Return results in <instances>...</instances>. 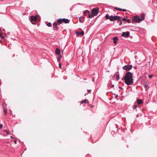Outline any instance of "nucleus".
<instances>
[{"label":"nucleus","mask_w":157,"mask_h":157,"mask_svg":"<svg viewBox=\"0 0 157 157\" xmlns=\"http://www.w3.org/2000/svg\"><path fill=\"white\" fill-rule=\"evenodd\" d=\"M132 76V74L129 72H127L125 75L124 80L127 85H131L133 83Z\"/></svg>","instance_id":"nucleus-1"},{"label":"nucleus","mask_w":157,"mask_h":157,"mask_svg":"<svg viewBox=\"0 0 157 157\" xmlns=\"http://www.w3.org/2000/svg\"><path fill=\"white\" fill-rule=\"evenodd\" d=\"M105 18L106 19H109L111 21H113L115 20H118V21L121 19V17L119 16H113L111 15L109 16L108 15H106L105 16Z\"/></svg>","instance_id":"nucleus-2"},{"label":"nucleus","mask_w":157,"mask_h":157,"mask_svg":"<svg viewBox=\"0 0 157 157\" xmlns=\"http://www.w3.org/2000/svg\"><path fill=\"white\" fill-rule=\"evenodd\" d=\"M132 20L134 22L138 23H140L141 21L140 17L137 16H134L132 18Z\"/></svg>","instance_id":"nucleus-3"},{"label":"nucleus","mask_w":157,"mask_h":157,"mask_svg":"<svg viewBox=\"0 0 157 157\" xmlns=\"http://www.w3.org/2000/svg\"><path fill=\"white\" fill-rule=\"evenodd\" d=\"M29 19L33 24H35V23L34 22L36 21L37 19L36 16H32L29 17Z\"/></svg>","instance_id":"nucleus-4"},{"label":"nucleus","mask_w":157,"mask_h":157,"mask_svg":"<svg viewBox=\"0 0 157 157\" xmlns=\"http://www.w3.org/2000/svg\"><path fill=\"white\" fill-rule=\"evenodd\" d=\"M59 23H62L64 22L66 23H68L69 22V21L67 19H58L57 20Z\"/></svg>","instance_id":"nucleus-5"},{"label":"nucleus","mask_w":157,"mask_h":157,"mask_svg":"<svg viewBox=\"0 0 157 157\" xmlns=\"http://www.w3.org/2000/svg\"><path fill=\"white\" fill-rule=\"evenodd\" d=\"M99 10V8H97V9L94 8L92 10L91 12L94 15L96 16L97 15Z\"/></svg>","instance_id":"nucleus-6"},{"label":"nucleus","mask_w":157,"mask_h":157,"mask_svg":"<svg viewBox=\"0 0 157 157\" xmlns=\"http://www.w3.org/2000/svg\"><path fill=\"white\" fill-rule=\"evenodd\" d=\"M132 68V65H125L123 67V69L126 71H129L131 70Z\"/></svg>","instance_id":"nucleus-7"},{"label":"nucleus","mask_w":157,"mask_h":157,"mask_svg":"<svg viewBox=\"0 0 157 157\" xmlns=\"http://www.w3.org/2000/svg\"><path fill=\"white\" fill-rule=\"evenodd\" d=\"M129 32H124L122 33L121 36L125 37H127L129 36Z\"/></svg>","instance_id":"nucleus-8"},{"label":"nucleus","mask_w":157,"mask_h":157,"mask_svg":"<svg viewBox=\"0 0 157 157\" xmlns=\"http://www.w3.org/2000/svg\"><path fill=\"white\" fill-rule=\"evenodd\" d=\"M55 52L57 55H61L60 50L58 48H57L56 49Z\"/></svg>","instance_id":"nucleus-9"},{"label":"nucleus","mask_w":157,"mask_h":157,"mask_svg":"<svg viewBox=\"0 0 157 157\" xmlns=\"http://www.w3.org/2000/svg\"><path fill=\"white\" fill-rule=\"evenodd\" d=\"M113 42L114 44L117 43V40L118 38L117 37H115L113 38Z\"/></svg>","instance_id":"nucleus-10"},{"label":"nucleus","mask_w":157,"mask_h":157,"mask_svg":"<svg viewBox=\"0 0 157 157\" xmlns=\"http://www.w3.org/2000/svg\"><path fill=\"white\" fill-rule=\"evenodd\" d=\"M145 15L144 14H142L141 15V18H140V19L141 21H143L145 18Z\"/></svg>","instance_id":"nucleus-11"},{"label":"nucleus","mask_w":157,"mask_h":157,"mask_svg":"<svg viewBox=\"0 0 157 157\" xmlns=\"http://www.w3.org/2000/svg\"><path fill=\"white\" fill-rule=\"evenodd\" d=\"M144 86L146 90H147L149 88V86L147 84V83H144Z\"/></svg>","instance_id":"nucleus-12"},{"label":"nucleus","mask_w":157,"mask_h":157,"mask_svg":"<svg viewBox=\"0 0 157 157\" xmlns=\"http://www.w3.org/2000/svg\"><path fill=\"white\" fill-rule=\"evenodd\" d=\"M137 101L138 104H141L143 102V101L140 99H137Z\"/></svg>","instance_id":"nucleus-13"},{"label":"nucleus","mask_w":157,"mask_h":157,"mask_svg":"<svg viewBox=\"0 0 157 157\" xmlns=\"http://www.w3.org/2000/svg\"><path fill=\"white\" fill-rule=\"evenodd\" d=\"M57 23H56L55 22L53 24V26L54 27V29H57Z\"/></svg>","instance_id":"nucleus-14"},{"label":"nucleus","mask_w":157,"mask_h":157,"mask_svg":"<svg viewBox=\"0 0 157 157\" xmlns=\"http://www.w3.org/2000/svg\"><path fill=\"white\" fill-rule=\"evenodd\" d=\"M122 20L124 21H126L128 23H130L128 19H126L125 18H124L122 19Z\"/></svg>","instance_id":"nucleus-15"},{"label":"nucleus","mask_w":157,"mask_h":157,"mask_svg":"<svg viewBox=\"0 0 157 157\" xmlns=\"http://www.w3.org/2000/svg\"><path fill=\"white\" fill-rule=\"evenodd\" d=\"M62 57L61 55H59V56L57 57V60L58 62H59L60 60V59Z\"/></svg>","instance_id":"nucleus-16"},{"label":"nucleus","mask_w":157,"mask_h":157,"mask_svg":"<svg viewBox=\"0 0 157 157\" xmlns=\"http://www.w3.org/2000/svg\"><path fill=\"white\" fill-rule=\"evenodd\" d=\"M84 18V17H80L79 19V21L81 22V23H82L83 22V21L82 20V19L83 18Z\"/></svg>","instance_id":"nucleus-17"},{"label":"nucleus","mask_w":157,"mask_h":157,"mask_svg":"<svg viewBox=\"0 0 157 157\" xmlns=\"http://www.w3.org/2000/svg\"><path fill=\"white\" fill-rule=\"evenodd\" d=\"M83 102H84L85 103H87L89 102L88 101L87 99H85L83 101H81V103H82Z\"/></svg>","instance_id":"nucleus-18"},{"label":"nucleus","mask_w":157,"mask_h":157,"mask_svg":"<svg viewBox=\"0 0 157 157\" xmlns=\"http://www.w3.org/2000/svg\"><path fill=\"white\" fill-rule=\"evenodd\" d=\"M115 9H118L119 10H123V11H125L126 10H125V9H121L118 8H117V7H115Z\"/></svg>","instance_id":"nucleus-19"},{"label":"nucleus","mask_w":157,"mask_h":157,"mask_svg":"<svg viewBox=\"0 0 157 157\" xmlns=\"http://www.w3.org/2000/svg\"><path fill=\"white\" fill-rule=\"evenodd\" d=\"M47 25L48 27H51L52 25V24L50 23H48L47 24Z\"/></svg>","instance_id":"nucleus-20"},{"label":"nucleus","mask_w":157,"mask_h":157,"mask_svg":"<svg viewBox=\"0 0 157 157\" xmlns=\"http://www.w3.org/2000/svg\"><path fill=\"white\" fill-rule=\"evenodd\" d=\"M94 15L93 14H92L90 15L89 16V17L90 18H92L94 17Z\"/></svg>","instance_id":"nucleus-21"},{"label":"nucleus","mask_w":157,"mask_h":157,"mask_svg":"<svg viewBox=\"0 0 157 157\" xmlns=\"http://www.w3.org/2000/svg\"><path fill=\"white\" fill-rule=\"evenodd\" d=\"M90 13V11H88V10H86L84 11V14H85V13Z\"/></svg>","instance_id":"nucleus-22"},{"label":"nucleus","mask_w":157,"mask_h":157,"mask_svg":"<svg viewBox=\"0 0 157 157\" xmlns=\"http://www.w3.org/2000/svg\"><path fill=\"white\" fill-rule=\"evenodd\" d=\"M116 78L117 81L119 80V75H117V76Z\"/></svg>","instance_id":"nucleus-23"},{"label":"nucleus","mask_w":157,"mask_h":157,"mask_svg":"<svg viewBox=\"0 0 157 157\" xmlns=\"http://www.w3.org/2000/svg\"><path fill=\"white\" fill-rule=\"evenodd\" d=\"M0 37H1L2 39H4V37L2 36V34L1 33H0Z\"/></svg>","instance_id":"nucleus-24"},{"label":"nucleus","mask_w":157,"mask_h":157,"mask_svg":"<svg viewBox=\"0 0 157 157\" xmlns=\"http://www.w3.org/2000/svg\"><path fill=\"white\" fill-rule=\"evenodd\" d=\"M137 105H135L133 107V109H136L137 108Z\"/></svg>","instance_id":"nucleus-25"},{"label":"nucleus","mask_w":157,"mask_h":157,"mask_svg":"<svg viewBox=\"0 0 157 157\" xmlns=\"http://www.w3.org/2000/svg\"><path fill=\"white\" fill-rule=\"evenodd\" d=\"M76 34L77 35H79L80 34V33L78 32H76Z\"/></svg>","instance_id":"nucleus-26"},{"label":"nucleus","mask_w":157,"mask_h":157,"mask_svg":"<svg viewBox=\"0 0 157 157\" xmlns=\"http://www.w3.org/2000/svg\"><path fill=\"white\" fill-rule=\"evenodd\" d=\"M80 34L82 35H83L84 34V32L83 31H82Z\"/></svg>","instance_id":"nucleus-27"},{"label":"nucleus","mask_w":157,"mask_h":157,"mask_svg":"<svg viewBox=\"0 0 157 157\" xmlns=\"http://www.w3.org/2000/svg\"><path fill=\"white\" fill-rule=\"evenodd\" d=\"M59 67L60 68H61V63H60L59 64Z\"/></svg>","instance_id":"nucleus-28"},{"label":"nucleus","mask_w":157,"mask_h":157,"mask_svg":"<svg viewBox=\"0 0 157 157\" xmlns=\"http://www.w3.org/2000/svg\"><path fill=\"white\" fill-rule=\"evenodd\" d=\"M5 131L7 132V134L8 135H9V132L8 131H7L6 130H5Z\"/></svg>","instance_id":"nucleus-29"},{"label":"nucleus","mask_w":157,"mask_h":157,"mask_svg":"<svg viewBox=\"0 0 157 157\" xmlns=\"http://www.w3.org/2000/svg\"><path fill=\"white\" fill-rule=\"evenodd\" d=\"M153 77V75H150L148 76V77L150 78H151Z\"/></svg>","instance_id":"nucleus-30"},{"label":"nucleus","mask_w":157,"mask_h":157,"mask_svg":"<svg viewBox=\"0 0 157 157\" xmlns=\"http://www.w3.org/2000/svg\"><path fill=\"white\" fill-rule=\"evenodd\" d=\"M3 125L2 124H0V128H2Z\"/></svg>","instance_id":"nucleus-31"},{"label":"nucleus","mask_w":157,"mask_h":157,"mask_svg":"<svg viewBox=\"0 0 157 157\" xmlns=\"http://www.w3.org/2000/svg\"><path fill=\"white\" fill-rule=\"evenodd\" d=\"M4 112H5L6 113L7 112V110L4 109Z\"/></svg>","instance_id":"nucleus-32"},{"label":"nucleus","mask_w":157,"mask_h":157,"mask_svg":"<svg viewBox=\"0 0 157 157\" xmlns=\"http://www.w3.org/2000/svg\"><path fill=\"white\" fill-rule=\"evenodd\" d=\"M91 91V90H87V91H88V93H90V92Z\"/></svg>","instance_id":"nucleus-33"},{"label":"nucleus","mask_w":157,"mask_h":157,"mask_svg":"<svg viewBox=\"0 0 157 157\" xmlns=\"http://www.w3.org/2000/svg\"><path fill=\"white\" fill-rule=\"evenodd\" d=\"M17 140H15L14 141V143L15 144H17Z\"/></svg>","instance_id":"nucleus-34"},{"label":"nucleus","mask_w":157,"mask_h":157,"mask_svg":"<svg viewBox=\"0 0 157 157\" xmlns=\"http://www.w3.org/2000/svg\"><path fill=\"white\" fill-rule=\"evenodd\" d=\"M114 85H112L111 86L112 87H114Z\"/></svg>","instance_id":"nucleus-35"},{"label":"nucleus","mask_w":157,"mask_h":157,"mask_svg":"<svg viewBox=\"0 0 157 157\" xmlns=\"http://www.w3.org/2000/svg\"><path fill=\"white\" fill-rule=\"evenodd\" d=\"M117 97H118V95H116V96H115V97H116L117 98Z\"/></svg>","instance_id":"nucleus-36"},{"label":"nucleus","mask_w":157,"mask_h":157,"mask_svg":"<svg viewBox=\"0 0 157 157\" xmlns=\"http://www.w3.org/2000/svg\"><path fill=\"white\" fill-rule=\"evenodd\" d=\"M10 137H11V138H13V136H10Z\"/></svg>","instance_id":"nucleus-37"},{"label":"nucleus","mask_w":157,"mask_h":157,"mask_svg":"<svg viewBox=\"0 0 157 157\" xmlns=\"http://www.w3.org/2000/svg\"><path fill=\"white\" fill-rule=\"evenodd\" d=\"M1 28H0V32L1 31Z\"/></svg>","instance_id":"nucleus-38"},{"label":"nucleus","mask_w":157,"mask_h":157,"mask_svg":"<svg viewBox=\"0 0 157 157\" xmlns=\"http://www.w3.org/2000/svg\"><path fill=\"white\" fill-rule=\"evenodd\" d=\"M135 59H137V57H136V56H135Z\"/></svg>","instance_id":"nucleus-39"},{"label":"nucleus","mask_w":157,"mask_h":157,"mask_svg":"<svg viewBox=\"0 0 157 157\" xmlns=\"http://www.w3.org/2000/svg\"><path fill=\"white\" fill-rule=\"evenodd\" d=\"M138 116H139V115H138H138H137V117H138Z\"/></svg>","instance_id":"nucleus-40"}]
</instances>
